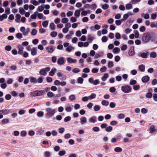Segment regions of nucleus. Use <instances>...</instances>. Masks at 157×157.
<instances>
[{"mask_svg":"<svg viewBox=\"0 0 157 157\" xmlns=\"http://www.w3.org/2000/svg\"><path fill=\"white\" fill-rule=\"evenodd\" d=\"M152 36L149 33H145L142 36V40L145 43H147L150 41V40L153 41L151 39Z\"/></svg>","mask_w":157,"mask_h":157,"instance_id":"1","label":"nucleus"},{"mask_svg":"<svg viewBox=\"0 0 157 157\" xmlns=\"http://www.w3.org/2000/svg\"><path fill=\"white\" fill-rule=\"evenodd\" d=\"M45 111L46 113L45 115L46 117L48 118L52 117L56 113L55 109L50 107L46 108Z\"/></svg>","mask_w":157,"mask_h":157,"instance_id":"2","label":"nucleus"},{"mask_svg":"<svg viewBox=\"0 0 157 157\" xmlns=\"http://www.w3.org/2000/svg\"><path fill=\"white\" fill-rule=\"evenodd\" d=\"M132 88L131 86L129 85H124L121 87V90L122 91L125 93H128L131 91Z\"/></svg>","mask_w":157,"mask_h":157,"instance_id":"3","label":"nucleus"},{"mask_svg":"<svg viewBox=\"0 0 157 157\" xmlns=\"http://www.w3.org/2000/svg\"><path fill=\"white\" fill-rule=\"evenodd\" d=\"M45 93L44 90H36L33 92L31 93V95L32 96L35 97L36 96H40L43 95Z\"/></svg>","mask_w":157,"mask_h":157,"instance_id":"4","label":"nucleus"},{"mask_svg":"<svg viewBox=\"0 0 157 157\" xmlns=\"http://www.w3.org/2000/svg\"><path fill=\"white\" fill-rule=\"evenodd\" d=\"M97 121V117L95 116L90 117L88 119V122L90 123H94L96 122Z\"/></svg>","mask_w":157,"mask_h":157,"instance_id":"5","label":"nucleus"},{"mask_svg":"<svg viewBox=\"0 0 157 157\" xmlns=\"http://www.w3.org/2000/svg\"><path fill=\"white\" fill-rule=\"evenodd\" d=\"M17 48L18 50V54L20 55H22L24 52L23 50L24 49V48L21 44L18 45Z\"/></svg>","mask_w":157,"mask_h":157,"instance_id":"6","label":"nucleus"},{"mask_svg":"<svg viewBox=\"0 0 157 157\" xmlns=\"http://www.w3.org/2000/svg\"><path fill=\"white\" fill-rule=\"evenodd\" d=\"M148 55V52H143L139 53L138 56L143 58H147Z\"/></svg>","mask_w":157,"mask_h":157,"instance_id":"7","label":"nucleus"},{"mask_svg":"<svg viewBox=\"0 0 157 157\" xmlns=\"http://www.w3.org/2000/svg\"><path fill=\"white\" fill-rule=\"evenodd\" d=\"M10 110L8 109H3L0 110V114L7 115L9 113Z\"/></svg>","mask_w":157,"mask_h":157,"instance_id":"8","label":"nucleus"},{"mask_svg":"<svg viewBox=\"0 0 157 157\" xmlns=\"http://www.w3.org/2000/svg\"><path fill=\"white\" fill-rule=\"evenodd\" d=\"M65 62L64 58L62 57L59 58L57 60V63L60 65H63Z\"/></svg>","mask_w":157,"mask_h":157,"instance_id":"9","label":"nucleus"},{"mask_svg":"<svg viewBox=\"0 0 157 157\" xmlns=\"http://www.w3.org/2000/svg\"><path fill=\"white\" fill-rule=\"evenodd\" d=\"M67 62L70 63H75L77 60L75 59H73L71 57L67 58Z\"/></svg>","mask_w":157,"mask_h":157,"instance_id":"10","label":"nucleus"},{"mask_svg":"<svg viewBox=\"0 0 157 157\" xmlns=\"http://www.w3.org/2000/svg\"><path fill=\"white\" fill-rule=\"evenodd\" d=\"M80 121L81 124L83 125L86 123L87 118L85 117H83L80 118Z\"/></svg>","mask_w":157,"mask_h":157,"instance_id":"11","label":"nucleus"},{"mask_svg":"<svg viewBox=\"0 0 157 157\" xmlns=\"http://www.w3.org/2000/svg\"><path fill=\"white\" fill-rule=\"evenodd\" d=\"M57 70L56 68H52L49 73V75L50 76H52L55 75V73L56 71Z\"/></svg>","mask_w":157,"mask_h":157,"instance_id":"12","label":"nucleus"},{"mask_svg":"<svg viewBox=\"0 0 157 157\" xmlns=\"http://www.w3.org/2000/svg\"><path fill=\"white\" fill-rule=\"evenodd\" d=\"M149 77L148 76L146 75L142 77V81L143 82H147L149 81Z\"/></svg>","mask_w":157,"mask_h":157,"instance_id":"13","label":"nucleus"},{"mask_svg":"<svg viewBox=\"0 0 157 157\" xmlns=\"http://www.w3.org/2000/svg\"><path fill=\"white\" fill-rule=\"evenodd\" d=\"M37 49L36 48H33L31 50V54L33 56L36 55L37 54Z\"/></svg>","mask_w":157,"mask_h":157,"instance_id":"14","label":"nucleus"},{"mask_svg":"<svg viewBox=\"0 0 157 157\" xmlns=\"http://www.w3.org/2000/svg\"><path fill=\"white\" fill-rule=\"evenodd\" d=\"M46 49L48 52L49 53H52L54 50V49L52 46L47 47L46 48Z\"/></svg>","mask_w":157,"mask_h":157,"instance_id":"15","label":"nucleus"},{"mask_svg":"<svg viewBox=\"0 0 157 157\" xmlns=\"http://www.w3.org/2000/svg\"><path fill=\"white\" fill-rule=\"evenodd\" d=\"M104 54V53L102 52H101L99 53H97L95 54L94 57V58L95 59H97L98 58L102 56Z\"/></svg>","mask_w":157,"mask_h":157,"instance_id":"16","label":"nucleus"},{"mask_svg":"<svg viewBox=\"0 0 157 157\" xmlns=\"http://www.w3.org/2000/svg\"><path fill=\"white\" fill-rule=\"evenodd\" d=\"M141 17L144 18L145 19H147L149 18V15L147 13H142L141 14Z\"/></svg>","mask_w":157,"mask_h":157,"instance_id":"17","label":"nucleus"},{"mask_svg":"<svg viewBox=\"0 0 157 157\" xmlns=\"http://www.w3.org/2000/svg\"><path fill=\"white\" fill-rule=\"evenodd\" d=\"M94 37L93 36H91L90 35H88V38L87 40L88 42L90 43H92L93 40L94 39Z\"/></svg>","mask_w":157,"mask_h":157,"instance_id":"18","label":"nucleus"},{"mask_svg":"<svg viewBox=\"0 0 157 157\" xmlns=\"http://www.w3.org/2000/svg\"><path fill=\"white\" fill-rule=\"evenodd\" d=\"M9 122V120L8 119L5 118L3 119L1 122L2 124L4 125L6 124H7Z\"/></svg>","mask_w":157,"mask_h":157,"instance_id":"19","label":"nucleus"},{"mask_svg":"<svg viewBox=\"0 0 157 157\" xmlns=\"http://www.w3.org/2000/svg\"><path fill=\"white\" fill-rule=\"evenodd\" d=\"M80 11L79 10H76L75 11L74 13V15L76 17L78 18L80 16Z\"/></svg>","mask_w":157,"mask_h":157,"instance_id":"20","label":"nucleus"},{"mask_svg":"<svg viewBox=\"0 0 157 157\" xmlns=\"http://www.w3.org/2000/svg\"><path fill=\"white\" fill-rule=\"evenodd\" d=\"M30 82L31 83H37V79L35 77H31L30 78Z\"/></svg>","mask_w":157,"mask_h":157,"instance_id":"21","label":"nucleus"},{"mask_svg":"<svg viewBox=\"0 0 157 157\" xmlns=\"http://www.w3.org/2000/svg\"><path fill=\"white\" fill-rule=\"evenodd\" d=\"M37 14H38L37 17L39 19L45 20L46 19V17L44 16L43 14L41 13H39Z\"/></svg>","mask_w":157,"mask_h":157,"instance_id":"22","label":"nucleus"},{"mask_svg":"<svg viewBox=\"0 0 157 157\" xmlns=\"http://www.w3.org/2000/svg\"><path fill=\"white\" fill-rule=\"evenodd\" d=\"M120 51V49L118 47H115L113 50V52L114 54L119 53Z\"/></svg>","mask_w":157,"mask_h":157,"instance_id":"23","label":"nucleus"},{"mask_svg":"<svg viewBox=\"0 0 157 157\" xmlns=\"http://www.w3.org/2000/svg\"><path fill=\"white\" fill-rule=\"evenodd\" d=\"M108 76L109 75L107 73L105 74L101 78L102 80L103 81H105L106 80L107 78H108Z\"/></svg>","mask_w":157,"mask_h":157,"instance_id":"24","label":"nucleus"},{"mask_svg":"<svg viewBox=\"0 0 157 157\" xmlns=\"http://www.w3.org/2000/svg\"><path fill=\"white\" fill-rule=\"evenodd\" d=\"M30 3L36 6L39 5V2L36 0H31Z\"/></svg>","mask_w":157,"mask_h":157,"instance_id":"25","label":"nucleus"},{"mask_svg":"<svg viewBox=\"0 0 157 157\" xmlns=\"http://www.w3.org/2000/svg\"><path fill=\"white\" fill-rule=\"evenodd\" d=\"M74 49V47L71 46L69 45L66 49V50L68 52H70L72 50Z\"/></svg>","mask_w":157,"mask_h":157,"instance_id":"26","label":"nucleus"},{"mask_svg":"<svg viewBox=\"0 0 157 157\" xmlns=\"http://www.w3.org/2000/svg\"><path fill=\"white\" fill-rule=\"evenodd\" d=\"M89 99V100H91L95 98L96 97V94L94 93L91 94L88 97Z\"/></svg>","mask_w":157,"mask_h":157,"instance_id":"27","label":"nucleus"},{"mask_svg":"<svg viewBox=\"0 0 157 157\" xmlns=\"http://www.w3.org/2000/svg\"><path fill=\"white\" fill-rule=\"evenodd\" d=\"M44 77L42 76H40L37 79V82L38 83H42L44 80Z\"/></svg>","mask_w":157,"mask_h":157,"instance_id":"28","label":"nucleus"},{"mask_svg":"<svg viewBox=\"0 0 157 157\" xmlns=\"http://www.w3.org/2000/svg\"><path fill=\"white\" fill-rule=\"evenodd\" d=\"M7 16L6 14H3L2 15L0 16V21H2L4 19H6L7 18Z\"/></svg>","mask_w":157,"mask_h":157,"instance_id":"29","label":"nucleus"},{"mask_svg":"<svg viewBox=\"0 0 157 157\" xmlns=\"http://www.w3.org/2000/svg\"><path fill=\"white\" fill-rule=\"evenodd\" d=\"M40 74L41 75H45L47 74V72L45 71L44 69H41L39 72Z\"/></svg>","mask_w":157,"mask_h":157,"instance_id":"30","label":"nucleus"},{"mask_svg":"<svg viewBox=\"0 0 157 157\" xmlns=\"http://www.w3.org/2000/svg\"><path fill=\"white\" fill-rule=\"evenodd\" d=\"M56 25L53 23H51L50 24L49 27L52 30H54L55 29Z\"/></svg>","mask_w":157,"mask_h":157,"instance_id":"31","label":"nucleus"},{"mask_svg":"<svg viewBox=\"0 0 157 157\" xmlns=\"http://www.w3.org/2000/svg\"><path fill=\"white\" fill-rule=\"evenodd\" d=\"M139 70L142 71L143 72L145 70V66L143 64L140 65L139 67Z\"/></svg>","mask_w":157,"mask_h":157,"instance_id":"32","label":"nucleus"},{"mask_svg":"<svg viewBox=\"0 0 157 157\" xmlns=\"http://www.w3.org/2000/svg\"><path fill=\"white\" fill-rule=\"evenodd\" d=\"M42 5V6H39L37 9V10L40 12L44 10V7Z\"/></svg>","mask_w":157,"mask_h":157,"instance_id":"33","label":"nucleus"},{"mask_svg":"<svg viewBox=\"0 0 157 157\" xmlns=\"http://www.w3.org/2000/svg\"><path fill=\"white\" fill-rule=\"evenodd\" d=\"M129 55L130 56H132L135 54V52L134 50V48L132 49H130L128 52Z\"/></svg>","mask_w":157,"mask_h":157,"instance_id":"34","label":"nucleus"},{"mask_svg":"<svg viewBox=\"0 0 157 157\" xmlns=\"http://www.w3.org/2000/svg\"><path fill=\"white\" fill-rule=\"evenodd\" d=\"M129 17L128 14H125L123 16V18L121 19L122 21L126 20Z\"/></svg>","mask_w":157,"mask_h":157,"instance_id":"35","label":"nucleus"},{"mask_svg":"<svg viewBox=\"0 0 157 157\" xmlns=\"http://www.w3.org/2000/svg\"><path fill=\"white\" fill-rule=\"evenodd\" d=\"M44 115V113L43 111H40L37 113V115L38 117H42Z\"/></svg>","mask_w":157,"mask_h":157,"instance_id":"36","label":"nucleus"},{"mask_svg":"<svg viewBox=\"0 0 157 157\" xmlns=\"http://www.w3.org/2000/svg\"><path fill=\"white\" fill-rule=\"evenodd\" d=\"M68 19L66 17H63L61 19V22L62 23L65 24L67 23L68 22Z\"/></svg>","mask_w":157,"mask_h":157,"instance_id":"37","label":"nucleus"},{"mask_svg":"<svg viewBox=\"0 0 157 157\" xmlns=\"http://www.w3.org/2000/svg\"><path fill=\"white\" fill-rule=\"evenodd\" d=\"M155 131V129L154 126L151 125L149 131L151 133H152Z\"/></svg>","mask_w":157,"mask_h":157,"instance_id":"38","label":"nucleus"},{"mask_svg":"<svg viewBox=\"0 0 157 157\" xmlns=\"http://www.w3.org/2000/svg\"><path fill=\"white\" fill-rule=\"evenodd\" d=\"M134 33H135L134 36L136 38H139L140 34L137 30H134Z\"/></svg>","mask_w":157,"mask_h":157,"instance_id":"39","label":"nucleus"},{"mask_svg":"<svg viewBox=\"0 0 157 157\" xmlns=\"http://www.w3.org/2000/svg\"><path fill=\"white\" fill-rule=\"evenodd\" d=\"M101 103L103 105L107 106L109 105V103L108 101L104 100L101 101Z\"/></svg>","mask_w":157,"mask_h":157,"instance_id":"40","label":"nucleus"},{"mask_svg":"<svg viewBox=\"0 0 157 157\" xmlns=\"http://www.w3.org/2000/svg\"><path fill=\"white\" fill-rule=\"evenodd\" d=\"M19 12L21 15H23L25 14V11L22 8H20L19 10Z\"/></svg>","mask_w":157,"mask_h":157,"instance_id":"41","label":"nucleus"},{"mask_svg":"<svg viewBox=\"0 0 157 157\" xmlns=\"http://www.w3.org/2000/svg\"><path fill=\"white\" fill-rule=\"evenodd\" d=\"M30 31V29L29 28H27L26 31H25L23 33V34L24 36L27 35Z\"/></svg>","mask_w":157,"mask_h":157,"instance_id":"42","label":"nucleus"},{"mask_svg":"<svg viewBox=\"0 0 157 157\" xmlns=\"http://www.w3.org/2000/svg\"><path fill=\"white\" fill-rule=\"evenodd\" d=\"M94 109L95 111H98L100 110V106L98 105H95L94 107Z\"/></svg>","mask_w":157,"mask_h":157,"instance_id":"43","label":"nucleus"},{"mask_svg":"<svg viewBox=\"0 0 157 157\" xmlns=\"http://www.w3.org/2000/svg\"><path fill=\"white\" fill-rule=\"evenodd\" d=\"M156 52H151L150 54V57L151 58H155L156 57Z\"/></svg>","mask_w":157,"mask_h":157,"instance_id":"44","label":"nucleus"},{"mask_svg":"<svg viewBox=\"0 0 157 157\" xmlns=\"http://www.w3.org/2000/svg\"><path fill=\"white\" fill-rule=\"evenodd\" d=\"M38 14L37 12H35L33 14L31 15V17L32 19H36V15Z\"/></svg>","mask_w":157,"mask_h":157,"instance_id":"45","label":"nucleus"},{"mask_svg":"<svg viewBox=\"0 0 157 157\" xmlns=\"http://www.w3.org/2000/svg\"><path fill=\"white\" fill-rule=\"evenodd\" d=\"M20 134L21 136L25 137L27 135V132L25 130H23L21 132Z\"/></svg>","mask_w":157,"mask_h":157,"instance_id":"46","label":"nucleus"},{"mask_svg":"<svg viewBox=\"0 0 157 157\" xmlns=\"http://www.w3.org/2000/svg\"><path fill=\"white\" fill-rule=\"evenodd\" d=\"M42 24L44 27H46L48 24V22L47 21H45L43 22Z\"/></svg>","mask_w":157,"mask_h":157,"instance_id":"47","label":"nucleus"},{"mask_svg":"<svg viewBox=\"0 0 157 157\" xmlns=\"http://www.w3.org/2000/svg\"><path fill=\"white\" fill-rule=\"evenodd\" d=\"M37 32V30L36 29H34L32 30L31 33V34L32 36H35Z\"/></svg>","mask_w":157,"mask_h":157,"instance_id":"48","label":"nucleus"},{"mask_svg":"<svg viewBox=\"0 0 157 157\" xmlns=\"http://www.w3.org/2000/svg\"><path fill=\"white\" fill-rule=\"evenodd\" d=\"M84 79L82 77H79L77 80V82L78 83L82 84Z\"/></svg>","mask_w":157,"mask_h":157,"instance_id":"49","label":"nucleus"},{"mask_svg":"<svg viewBox=\"0 0 157 157\" xmlns=\"http://www.w3.org/2000/svg\"><path fill=\"white\" fill-rule=\"evenodd\" d=\"M69 99L71 101H73L75 99V95L71 94L69 97Z\"/></svg>","mask_w":157,"mask_h":157,"instance_id":"50","label":"nucleus"},{"mask_svg":"<svg viewBox=\"0 0 157 157\" xmlns=\"http://www.w3.org/2000/svg\"><path fill=\"white\" fill-rule=\"evenodd\" d=\"M126 9L128 10H129L132 8V6L131 4H127L126 5Z\"/></svg>","mask_w":157,"mask_h":157,"instance_id":"51","label":"nucleus"},{"mask_svg":"<svg viewBox=\"0 0 157 157\" xmlns=\"http://www.w3.org/2000/svg\"><path fill=\"white\" fill-rule=\"evenodd\" d=\"M50 35L52 37H55L57 35V33L55 31L52 32L51 33Z\"/></svg>","mask_w":157,"mask_h":157,"instance_id":"52","label":"nucleus"},{"mask_svg":"<svg viewBox=\"0 0 157 157\" xmlns=\"http://www.w3.org/2000/svg\"><path fill=\"white\" fill-rule=\"evenodd\" d=\"M47 96L49 98H52L54 96V94L52 92L50 91L47 93Z\"/></svg>","mask_w":157,"mask_h":157,"instance_id":"53","label":"nucleus"},{"mask_svg":"<svg viewBox=\"0 0 157 157\" xmlns=\"http://www.w3.org/2000/svg\"><path fill=\"white\" fill-rule=\"evenodd\" d=\"M70 21L72 23H74L77 21V19L76 18L74 17H72L70 18Z\"/></svg>","mask_w":157,"mask_h":157,"instance_id":"54","label":"nucleus"},{"mask_svg":"<svg viewBox=\"0 0 157 157\" xmlns=\"http://www.w3.org/2000/svg\"><path fill=\"white\" fill-rule=\"evenodd\" d=\"M141 0H132L131 3L132 4H136L140 2Z\"/></svg>","mask_w":157,"mask_h":157,"instance_id":"55","label":"nucleus"},{"mask_svg":"<svg viewBox=\"0 0 157 157\" xmlns=\"http://www.w3.org/2000/svg\"><path fill=\"white\" fill-rule=\"evenodd\" d=\"M122 150V149L120 147H116L114 149V151L116 152H121Z\"/></svg>","mask_w":157,"mask_h":157,"instance_id":"56","label":"nucleus"},{"mask_svg":"<svg viewBox=\"0 0 157 157\" xmlns=\"http://www.w3.org/2000/svg\"><path fill=\"white\" fill-rule=\"evenodd\" d=\"M109 6L108 4H105L102 6V8L103 9L105 10L108 9L109 8Z\"/></svg>","mask_w":157,"mask_h":157,"instance_id":"57","label":"nucleus"},{"mask_svg":"<svg viewBox=\"0 0 157 157\" xmlns=\"http://www.w3.org/2000/svg\"><path fill=\"white\" fill-rule=\"evenodd\" d=\"M64 131L65 129L63 127L59 128L58 130L60 134L63 133L64 132Z\"/></svg>","mask_w":157,"mask_h":157,"instance_id":"58","label":"nucleus"},{"mask_svg":"<svg viewBox=\"0 0 157 157\" xmlns=\"http://www.w3.org/2000/svg\"><path fill=\"white\" fill-rule=\"evenodd\" d=\"M16 37L18 39H21L22 38L23 36L21 33H18L16 34Z\"/></svg>","mask_w":157,"mask_h":157,"instance_id":"59","label":"nucleus"},{"mask_svg":"<svg viewBox=\"0 0 157 157\" xmlns=\"http://www.w3.org/2000/svg\"><path fill=\"white\" fill-rule=\"evenodd\" d=\"M66 153V151L64 150L60 151L59 153V155L60 156H62L64 155Z\"/></svg>","mask_w":157,"mask_h":157,"instance_id":"60","label":"nucleus"},{"mask_svg":"<svg viewBox=\"0 0 157 157\" xmlns=\"http://www.w3.org/2000/svg\"><path fill=\"white\" fill-rule=\"evenodd\" d=\"M146 30L145 27L144 26H142L140 28V31L141 32H144Z\"/></svg>","mask_w":157,"mask_h":157,"instance_id":"61","label":"nucleus"},{"mask_svg":"<svg viewBox=\"0 0 157 157\" xmlns=\"http://www.w3.org/2000/svg\"><path fill=\"white\" fill-rule=\"evenodd\" d=\"M69 29L66 27L62 29V32L63 33H67L69 31Z\"/></svg>","mask_w":157,"mask_h":157,"instance_id":"62","label":"nucleus"},{"mask_svg":"<svg viewBox=\"0 0 157 157\" xmlns=\"http://www.w3.org/2000/svg\"><path fill=\"white\" fill-rule=\"evenodd\" d=\"M5 13L7 14L10 13V9L9 8H6L5 9Z\"/></svg>","mask_w":157,"mask_h":157,"instance_id":"63","label":"nucleus"},{"mask_svg":"<svg viewBox=\"0 0 157 157\" xmlns=\"http://www.w3.org/2000/svg\"><path fill=\"white\" fill-rule=\"evenodd\" d=\"M80 70L77 68H75L72 70V72L75 73H78L80 72Z\"/></svg>","mask_w":157,"mask_h":157,"instance_id":"64","label":"nucleus"}]
</instances>
